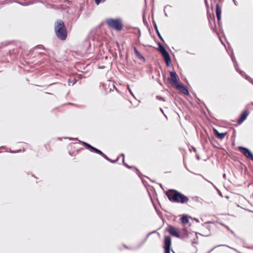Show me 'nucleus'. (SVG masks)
I'll return each mask as SVG.
<instances>
[{"instance_id": "f257e3e1", "label": "nucleus", "mask_w": 253, "mask_h": 253, "mask_svg": "<svg viewBox=\"0 0 253 253\" xmlns=\"http://www.w3.org/2000/svg\"><path fill=\"white\" fill-rule=\"evenodd\" d=\"M166 194L169 201L173 203L184 204L189 200L187 197L174 189L168 190Z\"/></svg>"}, {"instance_id": "f03ea898", "label": "nucleus", "mask_w": 253, "mask_h": 253, "mask_svg": "<svg viewBox=\"0 0 253 253\" xmlns=\"http://www.w3.org/2000/svg\"><path fill=\"white\" fill-rule=\"evenodd\" d=\"M54 32L57 37L62 40L64 41L67 37V29L63 21L58 20L54 25Z\"/></svg>"}, {"instance_id": "7ed1b4c3", "label": "nucleus", "mask_w": 253, "mask_h": 253, "mask_svg": "<svg viewBox=\"0 0 253 253\" xmlns=\"http://www.w3.org/2000/svg\"><path fill=\"white\" fill-rule=\"evenodd\" d=\"M106 23L109 28L116 31H121L123 28V25L119 19H108L106 20Z\"/></svg>"}, {"instance_id": "20e7f679", "label": "nucleus", "mask_w": 253, "mask_h": 253, "mask_svg": "<svg viewBox=\"0 0 253 253\" xmlns=\"http://www.w3.org/2000/svg\"><path fill=\"white\" fill-rule=\"evenodd\" d=\"M159 49L162 54L167 65L169 66L171 62L170 57L169 53L166 50L165 47L161 44H159Z\"/></svg>"}, {"instance_id": "39448f33", "label": "nucleus", "mask_w": 253, "mask_h": 253, "mask_svg": "<svg viewBox=\"0 0 253 253\" xmlns=\"http://www.w3.org/2000/svg\"><path fill=\"white\" fill-rule=\"evenodd\" d=\"M171 240L170 236H165L164 238L165 253H175L172 250L170 252Z\"/></svg>"}, {"instance_id": "423d86ee", "label": "nucleus", "mask_w": 253, "mask_h": 253, "mask_svg": "<svg viewBox=\"0 0 253 253\" xmlns=\"http://www.w3.org/2000/svg\"><path fill=\"white\" fill-rule=\"evenodd\" d=\"M170 77L168 79V81L173 86H175L179 84L178 76L175 72L172 71L170 72Z\"/></svg>"}, {"instance_id": "0eeeda50", "label": "nucleus", "mask_w": 253, "mask_h": 253, "mask_svg": "<svg viewBox=\"0 0 253 253\" xmlns=\"http://www.w3.org/2000/svg\"><path fill=\"white\" fill-rule=\"evenodd\" d=\"M238 150L248 159L253 161V154L247 148L239 147Z\"/></svg>"}, {"instance_id": "6e6552de", "label": "nucleus", "mask_w": 253, "mask_h": 253, "mask_svg": "<svg viewBox=\"0 0 253 253\" xmlns=\"http://www.w3.org/2000/svg\"><path fill=\"white\" fill-rule=\"evenodd\" d=\"M167 231L172 236L178 238L179 237V231L171 225H169L167 228Z\"/></svg>"}, {"instance_id": "1a4fd4ad", "label": "nucleus", "mask_w": 253, "mask_h": 253, "mask_svg": "<svg viewBox=\"0 0 253 253\" xmlns=\"http://www.w3.org/2000/svg\"><path fill=\"white\" fill-rule=\"evenodd\" d=\"M179 234L180 235L178 238L182 239H185L192 234L185 228H183L182 230L179 231Z\"/></svg>"}, {"instance_id": "9d476101", "label": "nucleus", "mask_w": 253, "mask_h": 253, "mask_svg": "<svg viewBox=\"0 0 253 253\" xmlns=\"http://www.w3.org/2000/svg\"><path fill=\"white\" fill-rule=\"evenodd\" d=\"M177 90H179L184 95H188L189 92L186 87L182 84H178L174 86Z\"/></svg>"}, {"instance_id": "9b49d317", "label": "nucleus", "mask_w": 253, "mask_h": 253, "mask_svg": "<svg viewBox=\"0 0 253 253\" xmlns=\"http://www.w3.org/2000/svg\"><path fill=\"white\" fill-rule=\"evenodd\" d=\"M249 114V111L244 110L241 114L240 119L238 121V124H240L242 122H243L246 119Z\"/></svg>"}, {"instance_id": "f8f14e48", "label": "nucleus", "mask_w": 253, "mask_h": 253, "mask_svg": "<svg viewBox=\"0 0 253 253\" xmlns=\"http://www.w3.org/2000/svg\"><path fill=\"white\" fill-rule=\"evenodd\" d=\"M213 132L216 137L220 140L223 139L227 134L226 132L220 133L216 129H213Z\"/></svg>"}, {"instance_id": "ddd939ff", "label": "nucleus", "mask_w": 253, "mask_h": 253, "mask_svg": "<svg viewBox=\"0 0 253 253\" xmlns=\"http://www.w3.org/2000/svg\"><path fill=\"white\" fill-rule=\"evenodd\" d=\"M216 14L218 21L219 22L221 18V7L218 3L216 5Z\"/></svg>"}, {"instance_id": "4468645a", "label": "nucleus", "mask_w": 253, "mask_h": 253, "mask_svg": "<svg viewBox=\"0 0 253 253\" xmlns=\"http://www.w3.org/2000/svg\"><path fill=\"white\" fill-rule=\"evenodd\" d=\"M133 49H134V52L135 55L136 56V57L138 59H139L140 60H142L143 61H145V58L139 52V51L137 50L136 48L135 47H134Z\"/></svg>"}, {"instance_id": "2eb2a0df", "label": "nucleus", "mask_w": 253, "mask_h": 253, "mask_svg": "<svg viewBox=\"0 0 253 253\" xmlns=\"http://www.w3.org/2000/svg\"><path fill=\"white\" fill-rule=\"evenodd\" d=\"M189 222V218L187 216H183L181 218V222L183 224H186Z\"/></svg>"}, {"instance_id": "dca6fc26", "label": "nucleus", "mask_w": 253, "mask_h": 253, "mask_svg": "<svg viewBox=\"0 0 253 253\" xmlns=\"http://www.w3.org/2000/svg\"><path fill=\"white\" fill-rule=\"evenodd\" d=\"M83 144L84 146H85L86 147V148L89 149H90V148L92 146L91 145H90V144H89L86 142H83Z\"/></svg>"}, {"instance_id": "f3484780", "label": "nucleus", "mask_w": 253, "mask_h": 253, "mask_svg": "<svg viewBox=\"0 0 253 253\" xmlns=\"http://www.w3.org/2000/svg\"><path fill=\"white\" fill-rule=\"evenodd\" d=\"M94 152H95L99 155H101V154H102V152L100 150L97 149V148L95 149Z\"/></svg>"}, {"instance_id": "a211bd4d", "label": "nucleus", "mask_w": 253, "mask_h": 253, "mask_svg": "<svg viewBox=\"0 0 253 253\" xmlns=\"http://www.w3.org/2000/svg\"><path fill=\"white\" fill-rule=\"evenodd\" d=\"M100 155H101L102 157H103L105 159H106L108 161H110V159L108 158V157L105 154H104L103 152H102V154H101Z\"/></svg>"}, {"instance_id": "6ab92c4d", "label": "nucleus", "mask_w": 253, "mask_h": 253, "mask_svg": "<svg viewBox=\"0 0 253 253\" xmlns=\"http://www.w3.org/2000/svg\"><path fill=\"white\" fill-rule=\"evenodd\" d=\"M101 1L104 2L105 0H95V2L97 4H99Z\"/></svg>"}, {"instance_id": "aec40b11", "label": "nucleus", "mask_w": 253, "mask_h": 253, "mask_svg": "<svg viewBox=\"0 0 253 253\" xmlns=\"http://www.w3.org/2000/svg\"><path fill=\"white\" fill-rule=\"evenodd\" d=\"M44 147L45 148V149H47V148H50V146H49V144L48 143L44 145Z\"/></svg>"}, {"instance_id": "412c9836", "label": "nucleus", "mask_w": 253, "mask_h": 253, "mask_svg": "<svg viewBox=\"0 0 253 253\" xmlns=\"http://www.w3.org/2000/svg\"><path fill=\"white\" fill-rule=\"evenodd\" d=\"M95 149H96V148L93 147V146H91V147L90 150H91V151H93V152H94Z\"/></svg>"}, {"instance_id": "4be33fe9", "label": "nucleus", "mask_w": 253, "mask_h": 253, "mask_svg": "<svg viewBox=\"0 0 253 253\" xmlns=\"http://www.w3.org/2000/svg\"><path fill=\"white\" fill-rule=\"evenodd\" d=\"M127 88H128V90H129V92H130L131 94H132V92H131V91L130 89L129 88V86H127Z\"/></svg>"}, {"instance_id": "5701e85b", "label": "nucleus", "mask_w": 253, "mask_h": 253, "mask_svg": "<svg viewBox=\"0 0 253 253\" xmlns=\"http://www.w3.org/2000/svg\"><path fill=\"white\" fill-rule=\"evenodd\" d=\"M205 2H206V4H207V5H208V2H207V0H205Z\"/></svg>"}, {"instance_id": "b1692460", "label": "nucleus", "mask_w": 253, "mask_h": 253, "mask_svg": "<svg viewBox=\"0 0 253 253\" xmlns=\"http://www.w3.org/2000/svg\"><path fill=\"white\" fill-rule=\"evenodd\" d=\"M159 34V37H160V38H161V39H162V38H161V36L160 35V34Z\"/></svg>"}]
</instances>
